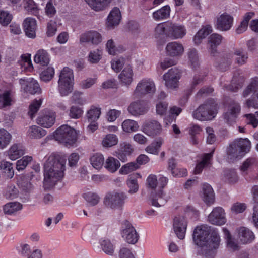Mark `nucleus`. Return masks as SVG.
I'll use <instances>...</instances> for the list:
<instances>
[{"label":"nucleus","mask_w":258,"mask_h":258,"mask_svg":"<svg viewBox=\"0 0 258 258\" xmlns=\"http://www.w3.org/2000/svg\"><path fill=\"white\" fill-rule=\"evenodd\" d=\"M100 114L101 108L92 106L87 112L86 116L89 121L95 122L99 119Z\"/></svg>","instance_id":"nucleus-50"},{"label":"nucleus","mask_w":258,"mask_h":258,"mask_svg":"<svg viewBox=\"0 0 258 258\" xmlns=\"http://www.w3.org/2000/svg\"><path fill=\"white\" fill-rule=\"evenodd\" d=\"M118 139L116 135L109 134L105 136L102 141V146L104 147H111L117 144Z\"/></svg>","instance_id":"nucleus-52"},{"label":"nucleus","mask_w":258,"mask_h":258,"mask_svg":"<svg viewBox=\"0 0 258 258\" xmlns=\"http://www.w3.org/2000/svg\"><path fill=\"white\" fill-rule=\"evenodd\" d=\"M121 235L124 240L130 244L136 243L139 239V235L136 229L128 222H125L123 225Z\"/></svg>","instance_id":"nucleus-15"},{"label":"nucleus","mask_w":258,"mask_h":258,"mask_svg":"<svg viewBox=\"0 0 258 258\" xmlns=\"http://www.w3.org/2000/svg\"><path fill=\"white\" fill-rule=\"evenodd\" d=\"M234 141L243 155L250 151L251 142L247 138L237 139Z\"/></svg>","instance_id":"nucleus-37"},{"label":"nucleus","mask_w":258,"mask_h":258,"mask_svg":"<svg viewBox=\"0 0 258 258\" xmlns=\"http://www.w3.org/2000/svg\"><path fill=\"white\" fill-rule=\"evenodd\" d=\"M20 63L22 68H24V70L29 72L32 71L33 66L30 55L22 56Z\"/></svg>","instance_id":"nucleus-63"},{"label":"nucleus","mask_w":258,"mask_h":258,"mask_svg":"<svg viewBox=\"0 0 258 258\" xmlns=\"http://www.w3.org/2000/svg\"><path fill=\"white\" fill-rule=\"evenodd\" d=\"M55 140L65 144L66 146L75 144L78 138L77 131L67 125H62L54 133Z\"/></svg>","instance_id":"nucleus-5"},{"label":"nucleus","mask_w":258,"mask_h":258,"mask_svg":"<svg viewBox=\"0 0 258 258\" xmlns=\"http://www.w3.org/2000/svg\"><path fill=\"white\" fill-rule=\"evenodd\" d=\"M187 226V221L183 216H178L174 218L173 227L176 236L180 239L184 238Z\"/></svg>","instance_id":"nucleus-14"},{"label":"nucleus","mask_w":258,"mask_h":258,"mask_svg":"<svg viewBox=\"0 0 258 258\" xmlns=\"http://www.w3.org/2000/svg\"><path fill=\"white\" fill-rule=\"evenodd\" d=\"M13 19L12 15L7 11H0V24L3 26H7Z\"/></svg>","instance_id":"nucleus-59"},{"label":"nucleus","mask_w":258,"mask_h":258,"mask_svg":"<svg viewBox=\"0 0 258 258\" xmlns=\"http://www.w3.org/2000/svg\"><path fill=\"white\" fill-rule=\"evenodd\" d=\"M155 91L156 86L153 80L150 78H144L137 84L134 96L136 98L142 97L146 95H152Z\"/></svg>","instance_id":"nucleus-8"},{"label":"nucleus","mask_w":258,"mask_h":258,"mask_svg":"<svg viewBox=\"0 0 258 258\" xmlns=\"http://www.w3.org/2000/svg\"><path fill=\"white\" fill-rule=\"evenodd\" d=\"M187 55L191 67L196 69L199 66V57L198 51L195 48H190L187 51Z\"/></svg>","instance_id":"nucleus-42"},{"label":"nucleus","mask_w":258,"mask_h":258,"mask_svg":"<svg viewBox=\"0 0 258 258\" xmlns=\"http://www.w3.org/2000/svg\"><path fill=\"white\" fill-rule=\"evenodd\" d=\"M0 170L5 173L7 176L9 178L13 177L14 175V171L12 163L2 160L0 162Z\"/></svg>","instance_id":"nucleus-48"},{"label":"nucleus","mask_w":258,"mask_h":258,"mask_svg":"<svg viewBox=\"0 0 258 258\" xmlns=\"http://www.w3.org/2000/svg\"><path fill=\"white\" fill-rule=\"evenodd\" d=\"M134 72L132 67L125 66L118 76L120 82L124 85H130L133 81Z\"/></svg>","instance_id":"nucleus-28"},{"label":"nucleus","mask_w":258,"mask_h":258,"mask_svg":"<svg viewBox=\"0 0 258 258\" xmlns=\"http://www.w3.org/2000/svg\"><path fill=\"white\" fill-rule=\"evenodd\" d=\"M214 152V149L209 153H205L201 155V160L197 163L194 170L195 174L201 173L204 168L211 165Z\"/></svg>","instance_id":"nucleus-23"},{"label":"nucleus","mask_w":258,"mask_h":258,"mask_svg":"<svg viewBox=\"0 0 258 258\" xmlns=\"http://www.w3.org/2000/svg\"><path fill=\"white\" fill-rule=\"evenodd\" d=\"M227 152L228 158L230 159L237 158L243 155L234 141L229 145Z\"/></svg>","instance_id":"nucleus-53"},{"label":"nucleus","mask_w":258,"mask_h":258,"mask_svg":"<svg viewBox=\"0 0 258 258\" xmlns=\"http://www.w3.org/2000/svg\"><path fill=\"white\" fill-rule=\"evenodd\" d=\"M164 142V140L162 137L156 139L150 145L147 146L145 151L150 154L158 155L160 149Z\"/></svg>","instance_id":"nucleus-35"},{"label":"nucleus","mask_w":258,"mask_h":258,"mask_svg":"<svg viewBox=\"0 0 258 258\" xmlns=\"http://www.w3.org/2000/svg\"><path fill=\"white\" fill-rule=\"evenodd\" d=\"M12 135L6 130L0 129V149H4L10 143Z\"/></svg>","instance_id":"nucleus-46"},{"label":"nucleus","mask_w":258,"mask_h":258,"mask_svg":"<svg viewBox=\"0 0 258 258\" xmlns=\"http://www.w3.org/2000/svg\"><path fill=\"white\" fill-rule=\"evenodd\" d=\"M83 112L82 108L73 105L70 109L69 115L72 118L78 119L82 116Z\"/></svg>","instance_id":"nucleus-62"},{"label":"nucleus","mask_w":258,"mask_h":258,"mask_svg":"<svg viewBox=\"0 0 258 258\" xmlns=\"http://www.w3.org/2000/svg\"><path fill=\"white\" fill-rule=\"evenodd\" d=\"M72 100L74 103L80 105H84L87 103V99L83 96V93L79 91H75L73 93Z\"/></svg>","instance_id":"nucleus-64"},{"label":"nucleus","mask_w":258,"mask_h":258,"mask_svg":"<svg viewBox=\"0 0 258 258\" xmlns=\"http://www.w3.org/2000/svg\"><path fill=\"white\" fill-rule=\"evenodd\" d=\"M84 197L86 201L91 206L97 204L100 200V198L97 194L91 192L85 194Z\"/></svg>","instance_id":"nucleus-61"},{"label":"nucleus","mask_w":258,"mask_h":258,"mask_svg":"<svg viewBox=\"0 0 258 258\" xmlns=\"http://www.w3.org/2000/svg\"><path fill=\"white\" fill-rule=\"evenodd\" d=\"M209 234L208 227L205 225L198 226L194 231L193 240L196 245L201 247L203 256L206 258H213L219 248L221 239L219 233L215 230L207 239Z\"/></svg>","instance_id":"nucleus-1"},{"label":"nucleus","mask_w":258,"mask_h":258,"mask_svg":"<svg viewBox=\"0 0 258 258\" xmlns=\"http://www.w3.org/2000/svg\"><path fill=\"white\" fill-rule=\"evenodd\" d=\"M170 11L171 9L169 6H164L153 13V18L156 21L168 19L170 17Z\"/></svg>","instance_id":"nucleus-34"},{"label":"nucleus","mask_w":258,"mask_h":258,"mask_svg":"<svg viewBox=\"0 0 258 258\" xmlns=\"http://www.w3.org/2000/svg\"><path fill=\"white\" fill-rule=\"evenodd\" d=\"M139 168L138 164L135 162H130L121 167L119 172L121 174L126 175Z\"/></svg>","instance_id":"nucleus-56"},{"label":"nucleus","mask_w":258,"mask_h":258,"mask_svg":"<svg viewBox=\"0 0 258 258\" xmlns=\"http://www.w3.org/2000/svg\"><path fill=\"white\" fill-rule=\"evenodd\" d=\"M142 131L149 137L160 135L163 130L161 124L157 120H150L145 121L142 125Z\"/></svg>","instance_id":"nucleus-10"},{"label":"nucleus","mask_w":258,"mask_h":258,"mask_svg":"<svg viewBox=\"0 0 258 258\" xmlns=\"http://www.w3.org/2000/svg\"><path fill=\"white\" fill-rule=\"evenodd\" d=\"M55 118V112L52 111H46L40 114L37 119V123L43 127L49 128L54 124Z\"/></svg>","instance_id":"nucleus-19"},{"label":"nucleus","mask_w":258,"mask_h":258,"mask_svg":"<svg viewBox=\"0 0 258 258\" xmlns=\"http://www.w3.org/2000/svg\"><path fill=\"white\" fill-rule=\"evenodd\" d=\"M218 108L217 104L210 100L200 105L192 112V116L194 119L200 121L211 120L216 116Z\"/></svg>","instance_id":"nucleus-3"},{"label":"nucleus","mask_w":258,"mask_h":258,"mask_svg":"<svg viewBox=\"0 0 258 258\" xmlns=\"http://www.w3.org/2000/svg\"><path fill=\"white\" fill-rule=\"evenodd\" d=\"M235 63L239 65H243L246 63L248 59L247 52L242 49H237L233 53Z\"/></svg>","instance_id":"nucleus-45"},{"label":"nucleus","mask_w":258,"mask_h":258,"mask_svg":"<svg viewBox=\"0 0 258 258\" xmlns=\"http://www.w3.org/2000/svg\"><path fill=\"white\" fill-rule=\"evenodd\" d=\"M24 147L20 144H14L6 152V155L12 160H15L25 154Z\"/></svg>","instance_id":"nucleus-27"},{"label":"nucleus","mask_w":258,"mask_h":258,"mask_svg":"<svg viewBox=\"0 0 258 258\" xmlns=\"http://www.w3.org/2000/svg\"><path fill=\"white\" fill-rule=\"evenodd\" d=\"M65 163L59 160L53 155H50L44 165L43 186L49 189L60 181L64 176Z\"/></svg>","instance_id":"nucleus-2"},{"label":"nucleus","mask_w":258,"mask_h":258,"mask_svg":"<svg viewBox=\"0 0 258 258\" xmlns=\"http://www.w3.org/2000/svg\"><path fill=\"white\" fill-rule=\"evenodd\" d=\"M138 176H139V174L130 175L126 181V184L128 188V192L130 194H134L139 190Z\"/></svg>","instance_id":"nucleus-39"},{"label":"nucleus","mask_w":258,"mask_h":258,"mask_svg":"<svg viewBox=\"0 0 258 258\" xmlns=\"http://www.w3.org/2000/svg\"><path fill=\"white\" fill-rule=\"evenodd\" d=\"M121 18V13L119 8L117 7L114 8L110 11L107 17V27L109 28H112L118 25L120 21Z\"/></svg>","instance_id":"nucleus-29"},{"label":"nucleus","mask_w":258,"mask_h":258,"mask_svg":"<svg viewBox=\"0 0 258 258\" xmlns=\"http://www.w3.org/2000/svg\"><path fill=\"white\" fill-rule=\"evenodd\" d=\"M233 18L229 14L224 13L217 18L216 27L222 31H226L231 29L233 26Z\"/></svg>","instance_id":"nucleus-18"},{"label":"nucleus","mask_w":258,"mask_h":258,"mask_svg":"<svg viewBox=\"0 0 258 258\" xmlns=\"http://www.w3.org/2000/svg\"><path fill=\"white\" fill-rule=\"evenodd\" d=\"M201 196L203 201L208 205L214 203L215 194L212 186L208 183L203 184L201 191Z\"/></svg>","instance_id":"nucleus-24"},{"label":"nucleus","mask_w":258,"mask_h":258,"mask_svg":"<svg viewBox=\"0 0 258 258\" xmlns=\"http://www.w3.org/2000/svg\"><path fill=\"white\" fill-rule=\"evenodd\" d=\"M127 198L126 194L121 191L113 190L107 192L104 198V205L111 209H121Z\"/></svg>","instance_id":"nucleus-7"},{"label":"nucleus","mask_w":258,"mask_h":258,"mask_svg":"<svg viewBox=\"0 0 258 258\" xmlns=\"http://www.w3.org/2000/svg\"><path fill=\"white\" fill-rule=\"evenodd\" d=\"M90 163L92 166L97 170L100 169L104 165V158L101 153H96L90 158Z\"/></svg>","instance_id":"nucleus-47"},{"label":"nucleus","mask_w":258,"mask_h":258,"mask_svg":"<svg viewBox=\"0 0 258 258\" xmlns=\"http://www.w3.org/2000/svg\"><path fill=\"white\" fill-rule=\"evenodd\" d=\"M54 75V69L53 68L49 67L44 70L40 74L41 79L44 82L50 81Z\"/></svg>","instance_id":"nucleus-58"},{"label":"nucleus","mask_w":258,"mask_h":258,"mask_svg":"<svg viewBox=\"0 0 258 258\" xmlns=\"http://www.w3.org/2000/svg\"><path fill=\"white\" fill-rule=\"evenodd\" d=\"M166 200L164 198V193L162 189H160L157 193L154 194L152 193L151 203L152 205L155 207H161L164 205Z\"/></svg>","instance_id":"nucleus-44"},{"label":"nucleus","mask_w":258,"mask_h":258,"mask_svg":"<svg viewBox=\"0 0 258 258\" xmlns=\"http://www.w3.org/2000/svg\"><path fill=\"white\" fill-rule=\"evenodd\" d=\"M146 185L148 189L155 191L158 186V179L156 175H149L146 179Z\"/></svg>","instance_id":"nucleus-57"},{"label":"nucleus","mask_w":258,"mask_h":258,"mask_svg":"<svg viewBox=\"0 0 258 258\" xmlns=\"http://www.w3.org/2000/svg\"><path fill=\"white\" fill-rule=\"evenodd\" d=\"M148 108L146 104L141 100L132 102L128 107V111L133 116H140L145 114Z\"/></svg>","instance_id":"nucleus-21"},{"label":"nucleus","mask_w":258,"mask_h":258,"mask_svg":"<svg viewBox=\"0 0 258 258\" xmlns=\"http://www.w3.org/2000/svg\"><path fill=\"white\" fill-rule=\"evenodd\" d=\"M23 26L26 36L34 38L36 36V20L32 17H27L23 21Z\"/></svg>","instance_id":"nucleus-25"},{"label":"nucleus","mask_w":258,"mask_h":258,"mask_svg":"<svg viewBox=\"0 0 258 258\" xmlns=\"http://www.w3.org/2000/svg\"><path fill=\"white\" fill-rule=\"evenodd\" d=\"M31 156H25L22 159L18 160L16 163V169L18 171L24 170L28 164L32 161Z\"/></svg>","instance_id":"nucleus-60"},{"label":"nucleus","mask_w":258,"mask_h":258,"mask_svg":"<svg viewBox=\"0 0 258 258\" xmlns=\"http://www.w3.org/2000/svg\"><path fill=\"white\" fill-rule=\"evenodd\" d=\"M244 82V77L240 74L239 72L234 74L231 84L229 87H226L227 90L233 92H236L239 88H241Z\"/></svg>","instance_id":"nucleus-32"},{"label":"nucleus","mask_w":258,"mask_h":258,"mask_svg":"<svg viewBox=\"0 0 258 258\" xmlns=\"http://www.w3.org/2000/svg\"><path fill=\"white\" fill-rule=\"evenodd\" d=\"M251 93V97L246 100L244 103V106L247 108H258V77H255L251 78L249 84L243 90L242 96L246 98Z\"/></svg>","instance_id":"nucleus-6"},{"label":"nucleus","mask_w":258,"mask_h":258,"mask_svg":"<svg viewBox=\"0 0 258 258\" xmlns=\"http://www.w3.org/2000/svg\"><path fill=\"white\" fill-rule=\"evenodd\" d=\"M122 130L127 133L136 132L138 131L139 125L138 122L132 119H125L122 123Z\"/></svg>","instance_id":"nucleus-41"},{"label":"nucleus","mask_w":258,"mask_h":258,"mask_svg":"<svg viewBox=\"0 0 258 258\" xmlns=\"http://www.w3.org/2000/svg\"><path fill=\"white\" fill-rule=\"evenodd\" d=\"M256 164L257 160L255 158H249L243 163L241 170L243 173L247 174Z\"/></svg>","instance_id":"nucleus-55"},{"label":"nucleus","mask_w":258,"mask_h":258,"mask_svg":"<svg viewBox=\"0 0 258 258\" xmlns=\"http://www.w3.org/2000/svg\"><path fill=\"white\" fill-rule=\"evenodd\" d=\"M236 232L239 242L242 244L250 243L255 239L253 232L245 227H241L237 229Z\"/></svg>","instance_id":"nucleus-22"},{"label":"nucleus","mask_w":258,"mask_h":258,"mask_svg":"<svg viewBox=\"0 0 258 258\" xmlns=\"http://www.w3.org/2000/svg\"><path fill=\"white\" fill-rule=\"evenodd\" d=\"M240 109V106L238 103L235 101L230 102L227 112L224 115L225 121L229 124H232L235 122Z\"/></svg>","instance_id":"nucleus-17"},{"label":"nucleus","mask_w":258,"mask_h":258,"mask_svg":"<svg viewBox=\"0 0 258 258\" xmlns=\"http://www.w3.org/2000/svg\"><path fill=\"white\" fill-rule=\"evenodd\" d=\"M212 32V27L211 26L207 25L203 26L198 31L193 38L195 44L196 45L200 44L202 40Z\"/></svg>","instance_id":"nucleus-30"},{"label":"nucleus","mask_w":258,"mask_h":258,"mask_svg":"<svg viewBox=\"0 0 258 258\" xmlns=\"http://www.w3.org/2000/svg\"><path fill=\"white\" fill-rule=\"evenodd\" d=\"M34 60L37 64L42 66H46L49 63L50 56L46 50L40 49L35 55Z\"/></svg>","instance_id":"nucleus-33"},{"label":"nucleus","mask_w":258,"mask_h":258,"mask_svg":"<svg viewBox=\"0 0 258 258\" xmlns=\"http://www.w3.org/2000/svg\"><path fill=\"white\" fill-rule=\"evenodd\" d=\"M181 72L176 68L170 69L163 76L165 86L169 89H175L178 86Z\"/></svg>","instance_id":"nucleus-11"},{"label":"nucleus","mask_w":258,"mask_h":258,"mask_svg":"<svg viewBox=\"0 0 258 258\" xmlns=\"http://www.w3.org/2000/svg\"><path fill=\"white\" fill-rule=\"evenodd\" d=\"M120 164L119 161L112 157L106 159L104 163V167L111 173H114L119 168Z\"/></svg>","instance_id":"nucleus-43"},{"label":"nucleus","mask_w":258,"mask_h":258,"mask_svg":"<svg viewBox=\"0 0 258 258\" xmlns=\"http://www.w3.org/2000/svg\"><path fill=\"white\" fill-rule=\"evenodd\" d=\"M100 245L103 251L106 254L112 255L114 251V246L109 239H101Z\"/></svg>","instance_id":"nucleus-51"},{"label":"nucleus","mask_w":258,"mask_h":258,"mask_svg":"<svg viewBox=\"0 0 258 258\" xmlns=\"http://www.w3.org/2000/svg\"><path fill=\"white\" fill-rule=\"evenodd\" d=\"M208 220L213 225L221 226L225 224L227 220L224 210L220 207L214 208L209 214Z\"/></svg>","instance_id":"nucleus-12"},{"label":"nucleus","mask_w":258,"mask_h":258,"mask_svg":"<svg viewBox=\"0 0 258 258\" xmlns=\"http://www.w3.org/2000/svg\"><path fill=\"white\" fill-rule=\"evenodd\" d=\"M167 30L168 37L173 40L183 38L187 33L186 27L184 25L173 22H168Z\"/></svg>","instance_id":"nucleus-9"},{"label":"nucleus","mask_w":258,"mask_h":258,"mask_svg":"<svg viewBox=\"0 0 258 258\" xmlns=\"http://www.w3.org/2000/svg\"><path fill=\"white\" fill-rule=\"evenodd\" d=\"M222 37L219 34L213 33L208 38V50L210 54L215 56L217 53V47L219 45L222 40Z\"/></svg>","instance_id":"nucleus-26"},{"label":"nucleus","mask_w":258,"mask_h":258,"mask_svg":"<svg viewBox=\"0 0 258 258\" xmlns=\"http://www.w3.org/2000/svg\"><path fill=\"white\" fill-rule=\"evenodd\" d=\"M74 75L73 70L65 67L60 73L58 81V91L61 96L71 93L73 89Z\"/></svg>","instance_id":"nucleus-4"},{"label":"nucleus","mask_w":258,"mask_h":258,"mask_svg":"<svg viewBox=\"0 0 258 258\" xmlns=\"http://www.w3.org/2000/svg\"><path fill=\"white\" fill-rule=\"evenodd\" d=\"M14 102L13 92L10 90H6L0 93V108H6L11 106Z\"/></svg>","instance_id":"nucleus-31"},{"label":"nucleus","mask_w":258,"mask_h":258,"mask_svg":"<svg viewBox=\"0 0 258 258\" xmlns=\"http://www.w3.org/2000/svg\"><path fill=\"white\" fill-rule=\"evenodd\" d=\"M222 229L228 248L232 251L238 250L239 246L235 239L231 236L229 230L226 228H223Z\"/></svg>","instance_id":"nucleus-38"},{"label":"nucleus","mask_w":258,"mask_h":258,"mask_svg":"<svg viewBox=\"0 0 258 258\" xmlns=\"http://www.w3.org/2000/svg\"><path fill=\"white\" fill-rule=\"evenodd\" d=\"M81 43H88L92 45H97L103 40L102 35L97 31L89 30L85 31L80 36Z\"/></svg>","instance_id":"nucleus-13"},{"label":"nucleus","mask_w":258,"mask_h":258,"mask_svg":"<svg viewBox=\"0 0 258 258\" xmlns=\"http://www.w3.org/2000/svg\"><path fill=\"white\" fill-rule=\"evenodd\" d=\"M167 56L172 57H179L182 55L184 51L183 45L177 41H172L167 43L165 48Z\"/></svg>","instance_id":"nucleus-20"},{"label":"nucleus","mask_w":258,"mask_h":258,"mask_svg":"<svg viewBox=\"0 0 258 258\" xmlns=\"http://www.w3.org/2000/svg\"><path fill=\"white\" fill-rule=\"evenodd\" d=\"M21 89L25 92L34 94L40 91V88L37 81L32 78H24L19 80Z\"/></svg>","instance_id":"nucleus-16"},{"label":"nucleus","mask_w":258,"mask_h":258,"mask_svg":"<svg viewBox=\"0 0 258 258\" xmlns=\"http://www.w3.org/2000/svg\"><path fill=\"white\" fill-rule=\"evenodd\" d=\"M111 0H85L88 5L94 10L100 11L103 10Z\"/></svg>","instance_id":"nucleus-40"},{"label":"nucleus","mask_w":258,"mask_h":258,"mask_svg":"<svg viewBox=\"0 0 258 258\" xmlns=\"http://www.w3.org/2000/svg\"><path fill=\"white\" fill-rule=\"evenodd\" d=\"M106 46L108 53L111 55H115L118 52L124 50L122 46H118L117 47L112 39L108 40Z\"/></svg>","instance_id":"nucleus-54"},{"label":"nucleus","mask_w":258,"mask_h":258,"mask_svg":"<svg viewBox=\"0 0 258 258\" xmlns=\"http://www.w3.org/2000/svg\"><path fill=\"white\" fill-rule=\"evenodd\" d=\"M27 134L31 139H40L46 135V131L36 125H32L29 127Z\"/></svg>","instance_id":"nucleus-36"},{"label":"nucleus","mask_w":258,"mask_h":258,"mask_svg":"<svg viewBox=\"0 0 258 258\" xmlns=\"http://www.w3.org/2000/svg\"><path fill=\"white\" fill-rule=\"evenodd\" d=\"M22 208V205L20 203L14 202L6 204L4 206L3 210L5 214L11 215L20 210Z\"/></svg>","instance_id":"nucleus-49"}]
</instances>
